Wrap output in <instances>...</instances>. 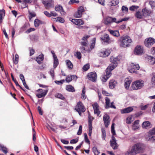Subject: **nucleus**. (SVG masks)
I'll return each instance as SVG.
<instances>
[{
  "mask_svg": "<svg viewBox=\"0 0 155 155\" xmlns=\"http://www.w3.org/2000/svg\"><path fill=\"white\" fill-rule=\"evenodd\" d=\"M110 60L111 63L106 70V74L103 75L102 77L101 80L103 82H105L111 76V72L117 66V61H119V59L117 57L114 58L111 57L110 58Z\"/></svg>",
  "mask_w": 155,
  "mask_h": 155,
  "instance_id": "1",
  "label": "nucleus"
},
{
  "mask_svg": "<svg viewBox=\"0 0 155 155\" xmlns=\"http://www.w3.org/2000/svg\"><path fill=\"white\" fill-rule=\"evenodd\" d=\"M144 146L143 144L137 143L132 146L131 149H129L125 153V155H136L143 152Z\"/></svg>",
  "mask_w": 155,
  "mask_h": 155,
  "instance_id": "2",
  "label": "nucleus"
},
{
  "mask_svg": "<svg viewBox=\"0 0 155 155\" xmlns=\"http://www.w3.org/2000/svg\"><path fill=\"white\" fill-rule=\"evenodd\" d=\"M132 41L130 37L128 35L122 36L118 41L120 46L124 48L129 47Z\"/></svg>",
  "mask_w": 155,
  "mask_h": 155,
  "instance_id": "3",
  "label": "nucleus"
},
{
  "mask_svg": "<svg viewBox=\"0 0 155 155\" xmlns=\"http://www.w3.org/2000/svg\"><path fill=\"white\" fill-rule=\"evenodd\" d=\"M128 19L127 18H123L120 20L117 21V19L115 18H113L109 16H107L104 19L103 23L106 25H109L113 22H115L117 24L123 21H125Z\"/></svg>",
  "mask_w": 155,
  "mask_h": 155,
  "instance_id": "4",
  "label": "nucleus"
},
{
  "mask_svg": "<svg viewBox=\"0 0 155 155\" xmlns=\"http://www.w3.org/2000/svg\"><path fill=\"white\" fill-rule=\"evenodd\" d=\"M144 85V81L142 80H137L133 82L131 87L133 90H137L142 88Z\"/></svg>",
  "mask_w": 155,
  "mask_h": 155,
  "instance_id": "5",
  "label": "nucleus"
},
{
  "mask_svg": "<svg viewBox=\"0 0 155 155\" xmlns=\"http://www.w3.org/2000/svg\"><path fill=\"white\" fill-rule=\"evenodd\" d=\"M75 110L80 115H81V113L84 112L85 111V108L83 103L79 101L78 102Z\"/></svg>",
  "mask_w": 155,
  "mask_h": 155,
  "instance_id": "6",
  "label": "nucleus"
},
{
  "mask_svg": "<svg viewBox=\"0 0 155 155\" xmlns=\"http://www.w3.org/2000/svg\"><path fill=\"white\" fill-rule=\"evenodd\" d=\"M85 11V9L84 7L82 6H80L78 8L77 11L74 13V15L76 18H81Z\"/></svg>",
  "mask_w": 155,
  "mask_h": 155,
  "instance_id": "7",
  "label": "nucleus"
},
{
  "mask_svg": "<svg viewBox=\"0 0 155 155\" xmlns=\"http://www.w3.org/2000/svg\"><path fill=\"white\" fill-rule=\"evenodd\" d=\"M42 3L46 9H49L54 6V2L53 0H42Z\"/></svg>",
  "mask_w": 155,
  "mask_h": 155,
  "instance_id": "8",
  "label": "nucleus"
},
{
  "mask_svg": "<svg viewBox=\"0 0 155 155\" xmlns=\"http://www.w3.org/2000/svg\"><path fill=\"white\" fill-rule=\"evenodd\" d=\"M48 91V89L43 90L42 89H39L37 91L36 96L39 98L44 97L46 95Z\"/></svg>",
  "mask_w": 155,
  "mask_h": 155,
  "instance_id": "9",
  "label": "nucleus"
},
{
  "mask_svg": "<svg viewBox=\"0 0 155 155\" xmlns=\"http://www.w3.org/2000/svg\"><path fill=\"white\" fill-rule=\"evenodd\" d=\"M153 132L150 130L145 135V138L147 141L151 142L155 141V135L152 133Z\"/></svg>",
  "mask_w": 155,
  "mask_h": 155,
  "instance_id": "10",
  "label": "nucleus"
},
{
  "mask_svg": "<svg viewBox=\"0 0 155 155\" xmlns=\"http://www.w3.org/2000/svg\"><path fill=\"white\" fill-rule=\"evenodd\" d=\"M140 68V66L138 64L132 63L130 67L128 68L129 72L131 73H137L136 70H138Z\"/></svg>",
  "mask_w": 155,
  "mask_h": 155,
  "instance_id": "11",
  "label": "nucleus"
},
{
  "mask_svg": "<svg viewBox=\"0 0 155 155\" xmlns=\"http://www.w3.org/2000/svg\"><path fill=\"white\" fill-rule=\"evenodd\" d=\"M155 42V40L152 38H146L144 41L145 45L147 47L151 46Z\"/></svg>",
  "mask_w": 155,
  "mask_h": 155,
  "instance_id": "12",
  "label": "nucleus"
},
{
  "mask_svg": "<svg viewBox=\"0 0 155 155\" xmlns=\"http://www.w3.org/2000/svg\"><path fill=\"white\" fill-rule=\"evenodd\" d=\"M87 78L90 81L93 82H96L97 79V75L94 72H93L89 73L87 75Z\"/></svg>",
  "mask_w": 155,
  "mask_h": 155,
  "instance_id": "13",
  "label": "nucleus"
},
{
  "mask_svg": "<svg viewBox=\"0 0 155 155\" xmlns=\"http://www.w3.org/2000/svg\"><path fill=\"white\" fill-rule=\"evenodd\" d=\"M143 52V48L141 46L138 45L135 48L134 53L135 55H141Z\"/></svg>",
  "mask_w": 155,
  "mask_h": 155,
  "instance_id": "14",
  "label": "nucleus"
},
{
  "mask_svg": "<svg viewBox=\"0 0 155 155\" xmlns=\"http://www.w3.org/2000/svg\"><path fill=\"white\" fill-rule=\"evenodd\" d=\"M110 52L109 50L100 51L98 52V55L101 57H106L110 54Z\"/></svg>",
  "mask_w": 155,
  "mask_h": 155,
  "instance_id": "15",
  "label": "nucleus"
},
{
  "mask_svg": "<svg viewBox=\"0 0 155 155\" xmlns=\"http://www.w3.org/2000/svg\"><path fill=\"white\" fill-rule=\"evenodd\" d=\"M111 138L112 139L110 141V146L113 149H117L118 147V145L116 143L115 138L113 135L112 136Z\"/></svg>",
  "mask_w": 155,
  "mask_h": 155,
  "instance_id": "16",
  "label": "nucleus"
},
{
  "mask_svg": "<svg viewBox=\"0 0 155 155\" xmlns=\"http://www.w3.org/2000/svg\"><path fill=\"white\" fill-rule=\"evenodd\" d=\"M92 106L94 109V113L98 116L100 113V111L99 110V106L97 103H94L92 104Z\"/></svg>",
  "mask_w": 155,
  "mask_h": 155,
  "instance_id": "17",
  "label": "nucleus"
},
{
  "mask_svg": "<svg viewBox=\"0 0 155 155\" xmlns=\"http://www.w3.org/2000/svg\"><path fill=\"white\" fill-rule=\"evenodd\" d=\"M103 120L105 127H107L109 125L110 121V117L107 114L104 115L103 116Z\"/></svg>",
  "mask_w": 155,
  "mask_h": 155,
  "instance_id": "18",
  "label": "nucleus"
},
{
  "mask_svg": "<svg viewBox=\"0 0 155 155\" xmlns=\"http://www.w3.org/2000/svg\"><path fill=\"white\" fill-rule=\"evenodd\" d=\"M71 21L76 25H81L84 24V21L81 19H72Z\"/></svg>",
  "mask_w": 155,
  "mask_h": 155,
  "instance_id": "19",
  "label": "nucleus"
},
{
  "mask_svg": "<svg viewBox=\"0 0 155 155\" xmlns=\"http://www.w3.org/2000/svg\"><path fill=\"white\" fill-rule=\"evenodd\" d=\"M77 78V77L75 75H68L66 78L65 81L66 82L69 83L72 80H76Z\"/></svg>",
  "mask_w": 155,
  "mask_h": 155,
  "instance_id": "20",
  "label": "nucleus"
},
{
  "mask_svg": "<svg viewBox=\"0 0 155 155\" xmlns=\"http://www.w3.org/2000/svg\"><path fill=\"white\" fill-rule=\"evenodd\" d=\"M151 13V10L148 9L146 8H143L142 10V13L143 14L144 17L149 16Z\"/></svg>",
  "mask_w": 155,
  "mask_h": 155,
  "instance_id": "21",
  "label": "nucleus"
},
{
  "mask_svg": "<svg viewBox=\"0 0 155 155\" xmlns=\"http://www.w3.org/2000/svg\"><path fill=\"white\" fill-rule=\"evenodd\" d=\"M55 9L56 11L59 12L61 15H64L65 14L63 7L60 5L56 6Z\"/></svg>",
  "mask_w": 155,
  "mask_h": 155,
  "instance_id": "22",
  "label": "nucleus"
},
{
  "mask_svg": "<svg viewBox=\"0 0 155 155\" xmlns=\"http://www.w3.org/2000/svg\"><path fill=\"white\" fill-rule=\"evenodd\" d=\"M124 82L125 87L127 89H128L129 87V86L132 82V81L130 78H127L125 79Z\"/></svg>",
  "mask_w": 155,
  "mask_h": 155,
  "instance_id": "23",
  "label": "nucleus"
},
{
  "mask_svg": "<svg viewBox=\"0 0 155 155\" xmlns=\"http://www.w3.org/2000/svg\"><path fill=\"white\" fill-rule=\"evenodd\" d=\"M110 33L113 36L118 37L120 36V34L119 31L117 30H113L111 29H108Z\"/></svg>",
  "mask_w": 155,
  "mask_h": 155,
  "instance_id": "24",
  "label": "nucleus"
},
{
  "mask_svg": "<svg viewBox=\"0 0 155 155\" xmlns=\"http://www.w3.org/2000/svg\"><path fill=\"white\" fill-rule=\"evenodd\" d=\"M133 110V109L131 107H128L123 109L120 110L121 114L127 113L131 112Z\"/></svg>",
  "mask_w": 155,
  "mask_h": 155,
  "instance_id": "25",
  "label": "nucleus"
},
{
  "mask_svg": "<svg viewBox=\"0 0 155 155\" xmlns=\"http://www.w3.org/2000/svg\"><path fill=\"white\" fill-rule=\"evenodd\" d=\"M117 84V82L115 80L112 79L110 81L109 86L110 88L113 89Z\"/></svg>",
  "mask_w": 155,
  "mask_h": 155,
  "instance_id": "26",
  "label": "nucleus"
},
{
  "mask_svg": "<svg viewBox=\"0 0 155 155\" xmlns=\"http://www.w3.org/2000/svg\"><path fill=\"white\" fill-rule=\"evenodd\" d=\"M151 124L150 122L148 121H146L144 122L142 124V127L144 128H150Z\"/></svg>",
  "mask_w": 155,
  "mask_h": 155,
  "instance_id": "27",
  "label": "nucleus"
},
{
  "mask_svg": "<svg viewBox=\"0 0 155 155\" xmlns=\"http://www.w3.org/2000/svg\"><path fill=\"white\" fill-rule=\"evenodd\" d=\"M105 107L106 109H107L109 108L110 102V99L109 98L106 97L105 98Z\"/></svg>",
  "mask_w": 155,
  "mask_h": 155,
  "instance_id": "28",
  "label": "nucleus"
},
{
  "mask_svg": "<svg viewBox=\"0 0 155 155\" xmlns=\"http://www.w3.org/2000/svg\"><path fill=\"white\" fill-rule=\"evenodd\" d=\"M101 39L104 42L107 43L109 40V37L107 35H105L101 37Z\"/></svg>",
  "mask_w": 155,
  "mask_h": 155,
  "instance_id": "29",
  "label": "nucleus"
},
{
  "mask_svg": "<svg viewBox=\"0 0 155 155\" xmlns=\"http://www.w3.org/2000/svg\"><path fill=\"white\" fill-rule=\"evenodd\" d=\"M66 90L68 91L73 92L75 91V90L72 85H68L66 86Z\"/></svg>",
  "mask_w": 155,
  "mask_h": 155,
  "instance_id": "30",
  "label": "nucleus"
},
{
  "mask_svg": "<svg viewBox=\"0 0 155 155\" xmlns=\"http://www.w3.org/2000/svg\"><path fill=\"white\" fill-rule=\"evenodd\" d=\"M96 38H94L92 40V43H91V46L90 49H89L88 50H86V51H87L89 52L91 51L93 49L94 47L95 43V42Z\"/></svg>",
  "mask_w": 155,
  "mask_h": 155,
  "instance_id": "31",
  "label": "nucleus"
},
{
  "mask_svg": "<svg viewBox=\"0 0 155 155\" xmlns=\"http://www.w3.org/2000/svg\"><path fill=\"white\" fill-rule=\"evenodd\" d=\"M135 16L138 18L141 19L143 18V14L141 13L139 11H137L135 14Z\"/></svg>",
  "mask_w": 155,
  "mask_h": 155,
  "instance_id": "32",
  "label": "nucleus"
},
{
  "mask_svg": "<svg viewBox=\"0 0 155 155\" xmlns=\"http://www.w3.org/2000/svg\"><path fill=\"white\" fill-rule=\"evenodd\" d=\"M43 55H40L36 58V60L39 64H40L41 63V62L43 61Z\"/></svg>",
  "mask_w": 155,
  "mask_h": 155,
  "instance_id": "33",
  "label": "nucleus"
},
{
  "mask_svg": "<svg viewBox=\"0 0 155 155\" xmlns=\"http://www.w3.org/2000/svg\"><path fill=\"white\" fill-rule=\"evenodd\" d=\"M29 13V21H30L31 19L34 17H35L36 16V14L34 12H31L29 11H28Z\"/></svg>",
  "mask_w": 155,
  "mask_h": 155,
  "instance_id": "34",
  "label": "nucleus"
},
{
  "mask_svg": "<svg viewBox=\"0 0 155 155\" xmlns=\"http://www.w3.org/2000/svg\"><path fill=\"white\" fill-rule=\"evenodd\" d=\"M102 132V138L103 140H105L106 137V133L105 130L104 128H102L101 129Z\"/></svg>",
  "mask_w": 155,
  "mask_h": 155,
  "instance_id": "35",
  "label": "nucleus"
},
{
  "mask_svg": "<svg viewBox=\"0 0 155 155\" xmlns=\"http://www.w3.org/2000/svg\"><path fill=\"white\" fill-rule=\"evenodd\" d=\"M54 60V68H55L58 64V61L57 57L53 58Z\"/></svg>",
  "mask_w": 155,
  "mask_h": 155,
  "instance_id": "36",
  "label": "nucleus"
},
{
  "mask_svg": "<svg viewBox=\"0 0 155 155\" xmlns=\"http://www.w3.org/2000/svg\"><path fill=\"white\" fill-rule=\"evenodd\" d=\"M55 97H56L64 100H65V98L64 97L63 95L62 94L59 93H57L55 95Z\"/></svg>",
  "mask_w": 155,
  "mask_h": 155,
  "instance_id": "37",
  "label": "nucleus"
},
{
  "mask_svg": "<svg viewBox=\"0 0 155 155\" xmlns=\"http://www.w3.org/2000/svg\"><path fill=\"white\" fill-rule=\"evenodd\" d=\"M110 5L111 6H115L119 3L118 0H112L110 2Z\"/></svg>",
  "mask_w": 155,
  "mask_h": 155,
  "instance_id": "38",
  "label": "nucleus"
},
{
  "mask_svg": "<svg viewBox=\"0 0 155 155\" xmlns=\"http://www.w3.org/2000/svg\"><path fill=\"white\" fill-rule=\"evenodd\" d=\"M66 63L69 68L72 69L73 67V65L71 62L68 60H66Z\"/></svg>",
  "mask_w": 155,
  "mask_h": 155,
  "instance_id": "39",
  "label": "nucleus"
},
{
  "mask_svg": "<svg viewBox=\"0 0 155 155\" xmlns=\"http://www.w3.org/2000/svg\"><path fill=\"white\" fill-rule=\"evenodd\" d=\"M18 59L19 56L17 54H16L15 55V59H14V58H13V61L15 64H16L18 63Z\"/></svg>",
  "mask_w": 155,
  "mask_h": 155,
  "instance_id": "40",
  "label": "nucleus"
},
{
  "mask_svg": "<svg viewBox=\"0 0 155 155\" xmlns=\"http://www.w3.org/2000/svg\"><path fill=\"white\" fill-rule=\"evenodd\" d=\"M54 68L51 69L49 72V73L51 75L53 78H54Z\"/></svg>",
  "mask_w": 155,
  "mask_h": 155,
  "instance_id": "41",
  "label": "nucleus"
},
{
  "mask_svg": "<svg viewBox=\"0 0 155 155\" xmlns=\"http://www.w3.org/2000/svg\"><path fill=\"white\" fill-rule=\"evenodd\" d=\"M74 56L76 57L77 58L79 59H81V53L80 52H76L74 54Z\"/></svg>",
  "mask_w": 155,
  "mask_h": 155,
  "instance_id": "42",
  "label": "nucleus"
},
{
  "mask_svg": "<svg viewBox=\"0 0 155 155\" xmlns=\"http://www.w3.org/2000/svg\"><path fill=\"white\" fill-rule=\"evenodd\" d=\"M151 83L153 87H155V75L153 76L151 79Z\"/></svg>",
  "mask_w": 155,
  "mask_h": 155,
  "instance_id": "43",
  "label": "nucleus"
},
{
  "mask_svg": "<svg viewBox=\"0 0 155 155\" xmlns=\"http://www.w3.org/2000/svg\"><path fill=\"white\" fill-rule=\"evenodd\" d=\"M0 147L2 148V150L4 153H6L8 152V150L5 147L1 145H0Z\"/></svg>",
  "mask_w": 155,
  "mask_h": 155,
  "instance_id": "44",
  "label": "nucleus"
},
{
  "mask_svg": "<svg viewBox=\"0 0 155 155\" xmlns=\"http://www.w3.org/2000/svg\"><path fill=\"white\" fill-rule=\"evenodd\" d=\"M40 24V21L38 19H36L34 21V25L35 27H38Z\"/></svg>",
  "mask_w": 155,
  "mask_h": 155,
  "instance_id": "45",
  "label": "nucleus"
},
{
  "mask_svg": "<svg viewBox=\"0 0 155 155\" xmlns=\"http://www.w3.org/2000/svg\"><path fill=\"white\" fill-rule=\"evenodd\" d=\"M139 8V6L136 5H132L130 7L129 9L131 11H134L135 10Z\"/></svg>",
  "mask_w": 155,
  "mask_h": 155,
  "instance_id": "46",
  "label": "nucleus"
},
{
  "mask_svg": "<svg viewBox=\"0 0 155 155\" xmlns=\"http://www.w3.org/2000/svg\"><path fill=\"white\" fill-rule=\"evenodd\" d=\"M150 64H153L155 63V58H154L152 57L149 60Z\"/></svg>",
  "mask_w": 155,
  "mask_h": 155,
  "instance_id": "47",
  "label": "nucleus"
},
{
  "mask_svg": "<svg viewBox=\"0 0 155 155\" xmlns=\"http://www.w3.org/2000/svg\"><path fill=\"white\" fill-rule=\"evenodd\" d=\"M84 141L85 142L89 144H90V141L87 137V136L86 133H84Z\"/></svg>",
  "mask_w": 155,
  "mask_h": 155,
  "instance_id": "48",
  "label": "nucleus"
},
{
  "mask_svg": "<svg viewBox=\"0 0 155 155\" xmlns=\"http://www.w3.org/2000/svg\"><path fill=\"white\" fill-rule=\"evenodd\" d=\"M5 16V10L4 9L0 10V18H3Z\"/></svg>",
  "mask_w": 155,
  "mask_h": 155,
  "instance_id": "49",
  "label": "nucleus"
},
{
  "mask_svg": "<svg viewBox=\"0 0 155 155\" xmlns=\"http://www.w3.org/2000/svg\"><path fill=\"white\" fill-rule=\"evenodd\" d=\"M111 132L113 135H115L116 134L115 130H114V124L113 123L111 126Z\"/></svg>",
  "mask_w": 155,
  "mask_h": 155,
  "instance_id": "50",
  "label": "nucleus"
},
{
  "mask_svg": "<svg viewBox=\"0 0 155 155\" xmlns=\"http://www.w3.org/2000/svg\"><path fill=\"white\" fill-rule=\"evenodd\" d=\"M57 18V19L56 20V21H57V22L58 21L61 23H63L64 21V19L63 18L61 17H58Z\"/></svg>",
  "mask_w": 155,
  "mask_h": 155,
  "instance_id": "51",
  "label": "nucleus"
},
{
  "mask_svg": "<svg viewBox=\"0 0 155 155\" xmlns=\"http://www.w3.org/2000/svg\"><path fill=\"white\" fill-rule=\"evenodd\" d=\"M149 4L150 5L152 8L155 7V2L153 1H151L149 2Z\"/></svg>",
  "mask_w": 155,
  "mask_h": 155,
  "instance_id": "52",
  "label": "nucleus"
},
{
  "mask_svg": "<svg viewBox=\"0 0 155 155\" xmlns=\"http://www.w3.org/2000/svg\"><path fill=\"white\" fill-rule=\"evenodd\" d=\"M90 65L89 64L85 65L83 67V69L85 71H87L89 68Z\"/></svg>",
  "mask_w": 155,
  "mask_h": 155,
  "instance_id": "53",
  "label": "nucleus"
},
{
  "mask_svg": "<svg viewBox=\"0 0 155 155\" xmlns=\"http://www.w3.org/2000/svg\"><path fill=\"white\" fill-rule=\"evenodd\" d=\"M11 77H12V80L15 83L16 85L17 86H20V85L18 84V81L15 79H14V76H13V75L12 74H11Z\"/></svg>",
  "mask_w": 155,
  "mask_h": 155,
  "instance_id": "54",
  "label": "nucleus"
},
{
  "mask_svg": "<svg viewBox=\"0 0 155 155\" xmlns=\"http://www.w3.org/2000/svg\"><path fill=\"white\" fill-rule=\"evenodd\" d=\"M65 81L64 80H62L60 81H55V82L56 84H62Z\"/></svg>",
  "mask_w": 155,
  "mask_h": 155,
  "instance_id": "55",
  "label": "nucleus"
},
{
  "mask_svg": "<svg viewBox=\"0 0 155 155\" xmlns=\"http://www.w3.org/2000/svg\"><path fill=\"white\" fill-rule=\"evenodd\" d=\"M88 124H92V121L94 118L93 117L90 115H89L88 117Z\"/></svg>",
  "mask_w": 155,
  "mask_h": 155,
  "instance_id": "56",
  "label": "nucleus"
},
{
  "mask_svg": "<svg viewBox=\"0 0 155 155\" xmlns=\"http://www.w3.org/2000/svg\"><path fill=\"white\" fill-rule=\"evenodd\" d=\"M149 104H148L147 105H145L144 106L141 105L140 108L142 110H144L146 109L149 106Z\"/></svg>",
  "mask_w": 155,
  "mask_h": 155,
  "instance_id": "57",
  "label": "nucleus"
},
{
  "mask_svg": "<svg viewBox=\"0 0 155 155\" xmlns=\"http://www.w3.org/2000/svg\"><path fill=\"white\" fill-rule=\"evenodd\" d=\"M82 126L80 125L79 127V130L78 132H77V134L78 135H81L82 133Z\"/></svg>",
  "mask_w": 155,
  "mask_h": 155,
  "instance_id": "58",
  "label": "nucleus"
},
{
  "mask_svg": "<svg viewBox=\"0 0 155 155\" xmlns=\"http://www.w3.org/2000/svg\"><path fill=\"white\" fill-rule=\"evenodd\" d=\"M131 117H128L126 119V122L128 124H130L131 122Z\"/></svg>",
  "mask_w": 155,
  "mask_h": 155,
  "instance_id": "59",
  "label": "nucleus"
},
{
  "mask_svg": "<svg viewBox=\"0 0 155 155\" xmlns=\"http://www.w3.org/2000/svg\"><path fill=\"white\" fill-rule=\"evenodd\" d=\"M139 128V125H137L135 124H133L132 126V129L134 130H136Z\"/></svg>",
  "mask_w": 155,
  "mask_h": 155,
  "instance_id": "60",
  "label": "nucleus"
},
{
  "mask_svg": "<svg viewBox=\"0 0 155 155\" xmlns=\"http://www.w3.org/2000/svg\"><path fill=\"white\" fill-rule=\"evenodd\" d=\"M78 141V139H74L71 140L70 141V143L71 144L75 143Z\"/></svg>",
  "mask_w": 155,
  "mask_h": 155,
  "instance_id": "61",
  "label": "nucleus"
},
{
  "mask_svg": "<svg viewBox=\"0 0 155 155\" xmlns=\"http://www.w3.org/2000/svg\"><path fill=\"white\" fill-rule=\"evenodd\" d=\"M35 29L33 28H31L28 29L26 31V33H29L31 31H34Z\"/></svg>",
  "mask_w": 155,
  "mask_h": 155,
  "instance_id": "62",
  "label": "nucleus"
},
{
  "mask_svg": "<svg viewBox=\"0 0 155 155\" xmlns=\"http://www.w3.org/2000/svg\"><path fill=\"white\" fill-rule=\"evenodd\" d=\"M88 44V42L87 41H84L81 42V44L84 46H87Z\"/></svg>",
  "mask_w": 155,
  "mask_h": 155,
  "instance_id": "63",
  "label": "nucleus"
},
{
  "mask_svg": "<svg viewBox=\"0 0 155 155\" xmlns=\"http://www.w3.org/2000/svg\"><path fill=\"white\" fill-rule=\"evenodd\" d=\"M44 13L48 17H51L50 13H49V12L47 11H44Z\"/></svg>",
  "mask_w": 155,
  "mask_h": 155,
  "instance_id": "64",
  "label": "nucleus"
}]
</instances>
